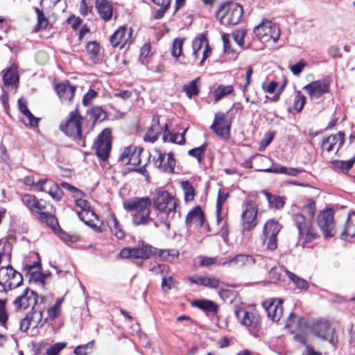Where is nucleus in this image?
I'll return each mask as SVG.
<instances>
[{
    "label": "nucleus",
    "mask_w": 355,
    "mask_h": 355,
    "mask_svg": "<svg viewBox=\"0 0 355 355\" xmlns=\"http://www.w3.org/2000/svg\"><path fill=\"white\" fill-rule=\"evenodd\" d=\"M151 200L148 197L132 198L123 202L124 209L132 212V218L135 225H146L152 219L150 217Z\"/></svg>",
    "instance_id": "obj_1"
},
{
    "label": "nucleus",
    "mask_w": 355,
    "mask_h": 355,
    "mask_svg": "<svg viewBox=\"0 0 355 355\" xmlns=\"http://www.w3.org/2000/svg\"><path fill=\"white\" fill-rule=\"evenodd\" d=\"M243 7L236 3L227 2L220 6L216 17L225 26L237 25L243 17Z\"/></svg>",
    "instance_id": "obj_2"
},
{
    "label": "nucleus",
    "mask_w": 355,
    "mask_h": 355,
    "mask_svg": "<svg viewBox=\"0 0 355 355\" xmlns=\"http://www.w3.org/2000/svg\"><path fill=\"white\" fill-rule=\"evenodd\" d=\"M83 119L77 110L71 112L69 119L64 123H60V130L67 136L78 141L80 146H85V141L82 135Z\"/></svg>",
    "instance_id": "obj_3"
},
{
    "label": "nucleus",
    "mask_w": 355,
    "mask_h": 355,
    "mask_svg": "<svg viewBox=\"0 0 355 355\" xmlns=\"http://www.w3.org/2000/svg\"><path fill=\"white\" fill-rule=\"evenodd\" d=\"M23 283L22 275L15 270L12 266L0 268V286L4 291H8L20 286Z\"/></svg>",
    "instance_id": "obj_4"
},
{
    "label": "nucleus",
    "mask_w": 355,
    "mask_h": 355,
    "mask_svg": "<svg viewBox=\"0 0 355 355\" xmlns=\"http://www.w3.org/2000/svg\"><path fill=\"white\" fill-rule=\"evenodd\" d=\"M310 329L315 337L328 341L333 347H336L338 337L335 334V329L328 321L317 320L311 324Z\"/></svg>",
    "instance_id": "obj_5"
},
{
    "label": "nucleus",
    "mask_w": 355,
    "mask_h": 355,
    "mask_svg": "<svg viewBox=\"0 0 355 355\" xmlns=\"http://www.w3.org/2000/svg\"><path fill=\"white\" fill-rule=\"evenodd\" d=\"M155 207L159 211L166 214L168 218H173L176 212L177 202L167 191L157 192L154 198Z\"/></svg>",
    "instance_id": "obj_6"
},
{
    "label": "nucleus",
    "mask_w": 355,
    "mask_h": 355,
    "mask_svg": "<svg viewBox=\"0 0 355 355\" xmlns=\"http://www.w3.org/2000/svg\"><path fill=\"white\" fill-rule=\"evenodd\" d=\"M317 223L326 241L336 236V230L333 209H328L322 211L317 217Z\"/></svg>",
    "instance_id": "obj_7"
},
{
    "label": "nucleus",
    "mask_w": 355,
    "mask_h": 355,
    "mask_svg": "<svg viewBox=\"0 0 355 355\" xmlns=\"http://www.w3.org/2000/svg\"><path fill=\"white\" fill-rule=\"evenodd\" d=\"M111 147V130L110 128H105L94 141L92 148L101 160L105 161L109 157Z\"/></svg>",
    "instance_id": "obj_8"
},
{
    "label": "nucleus",
    "mask_w": 355,
    "mask_h": 355,
    "mask_svg": "<svg viewBox=\"0 0 355 355\" xmlns=\"http://www.w3.org/2000/svg\"><path fill=\"white\" fill-rule=\"evenodd\" d=\"M254 34L261 42H268L272 40L277 42L279 35V28L270 21H263L254 27Z\"/></svg>",
    "instance_id": "obj_9"
},
{
    "label": "nucleus",
    "mask_w": 355,
    "mask_h": 355,
    "mask_svg": "<svg viewBox=\"0 0 355 355\" xmlns=\"http://www.w3.org/2000/svg\"><path fill=\"white\" fill-rule=\"evenodd\" d=\"M234 314L239 322L250 329H256L261 324V317L254 309L250 311L245 308L235 309Z\"/></svg>",
    "instance_id": "obj_10"
},
{
    "label": "nucleus",
    "mask_w": 355,
    "mask_h": 355,
    "mask_svg": "<svg viewBox=\"0 0 355 355\" xmlns=\"http://www.w3.org/2000/svg\"><path fill=\"white\" fill-rule=\"evenodd\" d=\"M282 225L275 219L268 220L263 227V244H277V235Z\"/></svg>",
    "instance_id": "obj_11"
},
{
    "label": "nucleus",
    "mask_w": 355,
    "mask_h": 355,
    "mask_svg": "<svg viewBox=\"0 0 355 355\" xmlns=\"http://www.w3.org/2000/svg\"><path fill=\"white\" fill-rule=\"evenodd\" d=\"M257 208L252 200H248L245 209L241 215L243 228L244 230H251L257 225Z\"/></svg>",
    "instance_id": "obj_12"
},
{
    "label": "nucleus",
    "mask_w": 355,
    "mask_h": 355,
    "mask_svg": "<svg viewBox=\"0 0 355 355\" xmlns=\"http://www.w3.org/2000/svg\"><path fill=\"white\" fill-rule=\"evenodd\" d=\"M231 123L225 116V114L218 112L216 113L214 120L211 129L218 136L227 138L230 135Z\"/></svg>",
    "instance_id": "obj_13"
},
{
    "label": "nucleus",
    "mask_w": 355,
    "mask_h": 355,
    "mask_svg": "<svg viewBox=\"0 0 355 355\" xmlns=\"http://www.w3.org/2000/svg\"><path fill=\"white\" fill-rule=\"evenodd\" d=\"M143 150V148L141 147L128 146L123 150L119 157V160L125 165L138 166L141 164L140 157Z\"/></svg>",
    "instance_id": "obj_14"
},
{
    "label": "nucleus",
    "mask_w": 355,
    "mask_h": 355,
    "mask_svg": "<svg viewBox=\"0 0 355 355\" xmlns=\"http://www.w3.org/2000/svg\"><path fill=\"white\" fill-rule=\"evenodd\" d=\"M37 302V293L35 291L26 288L21 295L14 300L13 304L17 309H26L28 307H31V310H33Z\"/></svg>",
    "instance_id": "obj_15"
},
{
    "label": "nucleus",
    "mask_w": 355,
    "mask_h": 355,
    "mask_svg": "<svg viewBox=\"0 0 355 355\" xmlns=\"http://www.w3.org/2000/svg\"><path fill=\"white\" fill-rule=\"evenodd\" d=\"M150 245H137L132 248H124L119 254L121 258L142 259L149 257L150 253Z\"/></svg>",
    "instance_id": "obj_16"
},
{
    "label": "nucleus",
    "mask_w": 355,
    "mask_h": 355,
    "mask_svg": "<svg viewBox=\"0 0 355 355\" xmlns=\"http://www.w3.org/2000/svg\"><path fill=\"white\" fill-rule=\"evenodd\" d=\"M345 142V133L342 131L338 132L336 135H331L322 139V148L331 152L334 150L336 146L335 155L340 156L338 154L339 150L343 146Z\"/></svg>",
    "instance_id": "obj_17"
},
{
    "label": "nucleus",
    "mask_w": 355,
    "mask_h": 355,
    "mask_svg": "<svg viewBox=\"0 0 355 355\" xmlns=\"http://www.w3.org/2000/svg\"><path fill=\"white\" fill-rule=\"evenodd\" d=\"M132 31L125 26L119 27L110 37L112 46L122 49L126 44L130 43Z\"/></svg>",
    "instance_id": "obj_18"
},
{
    "label": "nucleus",
    "mask_w": 355,
    "mask_h": 355,
    "mask_svg": "<svg viewBox=\"0 0 355 355\" xmlns=\"http://www.w3.org/2000/svg\"><path fill=\"white\" fill-rule=\"evenodd\" d=\"M155 165L160 171L172 173L175 166V159L173 153L170 152L167 155L158 151V157L155 160Z\"/></svg>",
    "instance_id": "obj_19"
},
{
    "label": "nucleus",
    "mask_w": 355,
    "mask_h": 355,
    "mask_svg": "<svg viewBox=\"0 0 355 355\" xmlns=\"http://www.w3.org/2000/svg\"><path fill=\"white\" fill-rule=\"evenodd\" d=\"M329 85L325 80L313 81L304 87L311 98H318L329 92Z\"/></svg>",
    "instance_id": "obj_20"
},
{
    "label": "nucleus",
    "mask_w": 355,
    "mask_h": 355,
    "mask_svg": "<svg viewBox=\"0 0 355 355\" xmlns=\"http://www.w3.org/2000/svg\"><path fill=\"white\" fill-rule=\"evenodd\" d=\"M263 305L269 318L275 322L280 320L283 314L282 300H272L271 301H266Z\"/></svg>",
    "instance_id": "obj_21"
},
{
    "label": "nucleus",
    "mask_w": 355,
    "mask_h": 355,
    "mask_svg": "<svg viewBox=\"0 0 355 355\" xmlns=\"http://www.w3.org/2000/svg\"><path fill=\"white\" fill-rule=\"evenodd\" d=\"M37 257L38 261H35L33 264H26L24 266V270L26 272V274L29 275L30 282L44 285L46 276L37 270L40 265V259L39 258L38 254H37Z\"/></svg>",
    "instance_id": "obj_22"
},
{
    "label": "nucleus",
    "mask_w": 355,
    "mask_h": 355,
    "mask_svg": "<svg viewBox=\"0 0 355 355\" xmlns=\"http://www.w3.org/2000/svg\"><path fill=\"white\" fill-rule=\"evenodd\" d=\"M355 236V212L352 211L348 214L345 223L342 228L339 238L343 241H348L349 239Z\"/></svg>",
    "instance_id": "obj_23"
},
{
    "label": "nucleus",
    "mask_w": 355,
    "mask_h": 355,
    "mask_svg": "<svg viewBox=\"0 0 355 355\" xmlns=\"http://www.w3.org/2000/svg\"><path fill=\"white\" fill-rule=\"evenodd\" d=\"M254 259L245 254H237L234 257H230L227 259L220 263L223 266H231L232 265L237 266H250L254 263Z\"/></svg>",
    "instance_id": "obj_24"
},
{
    "label": "nucleus",
    "mask_w": 355,
    "mask_h": 355,
    "mask_svg": "<svg viewBox=\"0 0 355 355\" xmlns=\"http://www.w3.org/2000/svg\"><path fill=\"white\" fill-rule=\"evenodd\" d=\"M76 88L71 85L68 81L58 84L55 86V90L62 101H71L73 96Z\"/></svg>",
    "instance_id": "obj_25"
},
{
    "label": "nucleus",
    "mask_w": 355,
    "mask_h": 355,
    "mask_svg": "<svg viewBox=\"0 0 355 355\" xmlns=\"http://www.w3.org/2000/svg\"><path fill=\"white\" fill-rule=\"evenodd\" d=\"M185 221L187 225L202 227L205 223V215L201 208L196 206L191 209L188 213Z\"/></svg>",
    "instance_id": "obj_26"
},
{
    "label": "nucleus",
    "mask_w": 355,
    "mask_h": 355,
    "mask_svg": "<svg viewBox=\"0 0 355 355\" xmlns=\"http://www.w3.org/2000/svg\"><path fill=\"white\" fill-rule=\"evenodd\" d=\"M96 8L99 16L105 21H110L113 15V7L108 0H96Z\"/></svg>",
    "instance_id": "obj_27"
},
{
    "label": "nucleus",
    "mask_w": 355,
    "mask_h": 355,
    "mask_svg": "<svg viewBox=\"0 0 355 355\" xmlns=\"http://www.w3.org/2000/svg\"><path fill=\"white\" fill-rule=\"evenodd\" d=\"M319 238L320 234L314 229L312 223L298 233V241L302 244L313 242Z\"/></svg>",
    "instance_id": "obj_28"
},
{
    "label": "nucleus",
    "mask_w": 355,
    "mask_h": 355,
    "mask_svg": "<svg viewBox=\"0 0 355 355\" xmlns=\"http://www.w3.org/2000/svg\"><path fill=\"white\" fill-rule=\"evenodd\" d=\"M162 128L159 125V116L154 115L153 118V124L146 133L144 139L146 141L155 142L157 140L159 135L161 133Z\"/></svg>",
    "instance_id": "obj_29"
},
{
    "label": "nucleus",
    "mask_w": 355,
    "mask_h": 355,
    "mask_svg": "<svg viewBox=\"0 0 355 355\" xmlns=\"http://www.w3.org/2000/svg\"><path fill=\"white\" fill-rule=\"evenodd\" d=\"M3 82L6 87H17L19 82L17 74V68L15 64H12L3 76Z\"/></svg>",
    "instance_id": "obj_30"
},
{
    "label": "nucleus",
    "mask_w": 355,
    "mask_h": 355,
    "mask_svg": "<svg viewBox=\"0 0 355 355\" xmlns=\"http://www.w3.org/2000/svg\"><path fill=\"white\" fill-rule=\"evenodd\" d=\"M355 163V156L349 160H332L331 167L334 171L341 173H347Z\"/></svg>",
    "instance_id": "obj_31"
},
{
    "label": "nucleus",
    "mask_w": 355,
    "mask_h": 355,
    "mask_svg": "<svg viewBox=\"0 0 355 355\" xmlns=\"http://www.w3.org/2000/svg\"><path fill=\"white\" fill-rule=\"evenodd\" d=\"M189 279L191 282L198 284L202 285L207 287L216 288L220 284V280L215 277H209L204 276H196L190 277Z\"/></svg>",
    "instance_id": "obj_32"
},
{
    "label": "nucleus",
    "mask_w": 355,
    "mask_h": 355,
    "mask_svg": "<svg viewBox=\"0 0 355 355\" xmlns=\"http://www.w3.org/2000/svg\"><path fill=\"white\" fill-rule=\"evenodd\" d=\"M192 305L206 313H216L218 305L209 300H198L192 302Z\"/></svg>",
    "instance_id": "obj_33"
},
{
    "label": "nucleus",
    "mask_w": 355,
    "mask_h": 355,
    "mask_svg": "<svg viewBox=\"0 0 355 355\" xmlns=\"http://www.w3.org/2000/svg\"><path fill=\"white\" fill-rule=\"evenodd\" d=\"M184 133L185 131L182 134L172 133L168 130V124L165 123L164 126L163 139L164 141H168L181 145L185 142Z\"/></svg>",
    "instance_id": "obj_34"
},
{
    "label": "nucleus",
    "mask_w": 355,
    "mask_h": 355,
    "mask_svg": "<svg viewBox=\"0 0 355 355\" xmlns=\"http://www.w3.org/2000/svg\"><path fill=\"white\" fill-rule=\"evenodd\" d=\"M107 223L110 228L111 232L119 239H122L125 236V232L122 230L121 225L114 214L110 216L107 218Z\"/></svg>",
    "instance_id": "obj_35"
},
{
    "label": "nucleus",
    "mask_w": 355,
    "mask_h": 355,
    "mask_svg": "<svg viewBox=\"0 0 355 355\" xmlns=\"http://www.w3.org/2000/svg\"><path fill=\"white\" fill-rule=\"evenodd\" d=\"M49 211H51V212H55L54 206L43 199H37L35 202V207L31 210L32 212H36L38 214V217L42 216V213H46Z\"/></svg>",
    "instance_id": "obj_36"
},
{
    "label": "nucleus",
    "mask_w": 355,
    "mask_h": 355,
    "mask_svg": "<svg viewBox=\"0 0 355 355\" xmlns=\"http://www.w3.org/2000/svg\"><path fill=\"white\" fill-rule=\"evenodd\" d=\"M27 316L32 324L33 329L42 327L46 321V319L43 320L42 312L40 310L34 309L27 314Z\"/></svg>",
    "instance_id": "obj_37"
},
{
    "label": "nucleus",
    "mask_w": 355,
    "mask_h": 355,
    "mask_svg": "<svg viewBox=\"0 0 355 355\" xmlns=\"http://www.w3.org/2000/svg\"><path fill=\"white\" fill-rule=\"evenodd\" d=\"M262 193L266 196L268 202L271 208L281 209L284 207L285 205L284 198L270 194L266 190H263Z\"/></svg>",
    "instance_id": "obj_38"
},
{
    "label": "nucleus",
    "mask_w": 355,
    "mask_h": 355,
    "mask_svg": "<svg viewBox=\"0 0 355 355\" xmlns=\"http://www.w3.org/2000/svg\"><path fill=\"white\" fill-rule=\"evenodd\" d=\"M292 220L297 229L298 233L312 223L311 218H307L300 213L293 214Z\"/></svg>",
    "instance_id": "obj_39"
},
{
    "label": "nucleus",
    "mask_w": 355,
    "mask_h": 355,
    "mask_svg": "<svg viewBox=\"0 0 355 355\" xmlns=\"http://www.w3.org/2000/svg\"><path fill=\"white\" fill-rule=\"evenodd\" d=\"M38 219L53 230H55L57 227H59L58 221L57 218L55 216L54 212H51V211H49L46 213H42V216L38 217Z\"/></svg>",
    "instance_id": "obj_40"
},
{
    "label": "nucleus",
    "mask_w": 355,
    "mask_h": 355,
    "mask_svg": "<svg viewBox=\"0 0 355 355\" xmlns=\"http://www.w3.org/2000/svg\"><path fill=\"white\" fill-rule=\"evenodd\" d=\"M233 92V86L220 85L213 92L215 103L219 101L225 96L232 94Z\"/></svg>",
    "instance_id": "obj_41"
},
{
    "label": "nucleus",
    "mask_w": 355,
    "mask_h": 355,
    "mask_svg": "<svg viewBox=\"0 0 355 355\" xmlns=\"http://www.w3.org/2000/svg\"><path fill=\"white\" fill-rule=\"evenodd\" d=\"M200 81V78H196V79L191 80L188 84H186L183 86V92H184L187 96L191 98L193 96L198 95L200 92V89L198 88V82Z\"/></svg>",
    "instance_id": "obj_42"
},
{
    "label": "nucleus",
    "mask_w": 355,
    "mask_h": 355,
    "mask_svg": "<svg viewBox=\"0 0 355 355\" xmlns=\"http://www.w3.org/2000/svg\"><path fill=\"white\" fill-rule=\"evenodd\" d=\"M35 12L37 15V24L34 27V32L37 33L39 32L42 29H45L48 24H49V20L45 17L44 12L39 9L38 8H34Z\"/></svg>",
    "instance_id": "obj_43"
},
{
    "label": "nucleus",
    "mask_w": 355,
    "mask_h": 355,
    "mask_svg": "<svg viewBox=\"0 0 355 355\" xmlns=\"http://www.w3.org/2000/svg\"><path fill=\"white\" fill-rule=\"evenodd\" d=\"M306 324L305 320L301 316L290 313L289 315L286 318L285 323L286 327L291 328L293 327H297L301 328Z\"/></svg>",
    "instance_id": "obj_44"
},
{
    "label": "nucleus",
    "mask_w": 355,
    "mask_h": 355,
    "mask_svg": "<svg viewBox=\"0 0 355 355\" xmlns=\"http://www.w3.org/2000/svg\"><path fill=\"white\" fill-rule=\"evenodd\" d=\"M284 272L287 274L288 278L293 282L297 288L304 291L308 290L309 285L305 279L300 278L287 270H285Z\"/></svg>",
    "instance_id": "obj_45"
},
{
    "label": "nucleus",
    "mask_w": 355,
    "mask_h": 355,
    "mask_svg": "<svg viewBox=\"0 0 355 355\" xmlns=\"http://www.w3.org/2000/svg\"><path fill=\"white\" fill-rule=\"evenodd\" d=\"M207 39L205 35H201L199 37H197L193 40L192 48H193V55L195 59H198L199 57V52L203 46H205L207 43Z\"/></svg>",
    "instance_id": "obj_46"
},
{
    "label": "nucleus",
    "mask_w": 355,
    "mask_h": 355,
    "mask_svg": "<svg viewBox=\"0 0 355 355\" xmlns=\"http://www.w3.org/2000/svg\"><path fill=\"white\" fill-rule=\"evenodd\" d=\"M181 187L184 191L185 201H192L195 196V189L192 184L189 181H182Z\"/></svg>",
    "instance_id": "obj_47"
},
{
    "label": "nucleus",
    "mask_w": 355,
    "mask_h": 355,
    "mask_svg": "<svg viewBox=\"0 0 355 355\" xmlns=\"http://www.w3.org/2000/svg\"><path fill=\"white\" fill-rule=\"evenodd\" d=\"M54 200L59 201L62 199L63 192L59 185L55 182H49L46 191Z\"/></svg>",
    "instance_id": "obj_48"
},
{
    "label": "nucleus",
    "mask_w": 355,
    "mask_h": 355,
    "mask_svg": "<svg viewBox=\"0 0 355 355\" xmlns=\"http://www.w3.org/2000/svg\"><path fill=\"white\" fill-rule=\"evenodd\" d=\"M87 51L90 58L96 62L99 59L100 46L96 42H90L87 45Z\"/></svg>",
    "instance_id": "obj_49"
},
{
    "label": "nucleus",
    "mask_w": 355,
    "mask_h": 355,
    "mask_svg": "<svg viewBox=\"0 0 355 355\" xmlns=\"http://www.w3.org/2000/svg\"><path fill=\"white\" fill-rule=\"evenodd\" d=\"M229 37L230 35L228 33H224L222 35L224 53L228 55H231V58L236 60L238 57V53L231 48Z\"/></svg>",
    "instance_id": "obj_50"
},
{
    "label": "nucleus",
    "mask_w": 355,
    "mask_h": 355,
    "mask_svg": "<svg viewBox=\"0 0 355 355\" xmlns=\"http://www.w3.org/2000/svg\"><path fill=\"white\" fill-rule=\"evenodd\" d=\"M246 34L245 29H241L233 32L232 36L236 43L242 49H247L250 47V44H245L244 38Z\"/></svg>",
    "instance_id": "obj_51"
},
{
    "label": "nucleus",
    "mask_w": 355,
    "mask_h": 355,
    "mask_svg": "<svg viewBox=\"0 0 355 355\" xmlns=\"http://www.w3.org/2000/svg\"><path fill=\"white\" fill-rule=\"evenodd\" d=\"M179 255L178 250H160L159 252V256L162 259L166 261H172L176 259Z\"/></svg>",
    "instance_id": "obj_52"
},
{
    "label": "nucleus",
    "mask_w": 355,
    "mask_h": 355,
    "mask_svg": "<svg viewBox=\"0 0 355 355\" xmlns=\"http://www.w3.org/2000/svg\"><path fill=\"white\" fill-rule=\"evenodd\" d=\"M90 115L94 123H96L98 121H103L106 116L105 112L99 107H94L92 108Z\"/></svg>",
    "instance_id": "obj_53"
},
{
    "label": "nucleus",
    "mask_w": 355,
    "mask_h": 355,
    "mask_svg": "<svg viewBox=\"0 0 355 355\" xmlns=\"http://www.w3.org/2000/svg\"><path fill=\"white\" fill-rule=\"evenodd\" d=\"M306 102V96H304L301 92H297L295 96L293 102V109L300 112L303 109Z\"/></svg>",
    "instance_id": "obj_54"
},
{
    "label": "nucleus",
    "mask_w": 355,
    "mask_h": 355,
    "mask_svg": "<svg viewBox=\"0 0 355 355\" xmlns=\"http://www.w3.org/2000/svg\"><path fill=\"white\" fill-rule=\"evenodd\" d=\"M87 226L90 227L96 232H102L103 230V223L98 217L94 218H89L87 220L85 223Z\"/></svg>",
    "instance_id": "obj_55"
},
{
    "label": "nucleus",
    "mask_w": 355,
    "mask_h": 355,
    "mask_svg": "<svg viewBox=\"0 0 355 355\" xmlns=\"http://www.w3.org/2000/svg\"><path fill=\"white\" fill-rule=\"evenodd\" d=\"M207 148V144L204 143L199 147L192 148L189 150L188 154L190 156L196 157L198 159V163L202 161V155L205 153Z\"/></svg>",
    "instance_id": "obj_56"
},
{
    "label": "nucleus",
    "mask_w": 355,
    "mask_h": 355,
    "mask_svg": "<svg viewBox=\"0 0 355 355\" xmlns=\"http://www.w3.org/2000/svg\"><path fill=\"white\" fill-rule=\"evenodd\" d=\"M228 197V193H222L220 189L218 194L217 198V203H216V215H217V223L219 224L220 218V214L222 209L223 203L226 200Z\"/></svg>",
    "instance_id": "obj_57"
},
{
    "label": "nucleus",
    "mask_w": 355,
    "mask_h": 355,
    "mask_svg": "<svg viewBox=\"0 0 355 355\" xmlns=\"http://www.w3.org/2000/svg\"><path fill=\"white\" fill-rule=\"evenodd\" d=\"M66 346H67V343H64V342L56 343L46 349V355H59L60 352L64 348H65Z\"/></svg>",
    "instance_id": "obj_58"
},
{
    "label": "nucleus",
    "mask_w": 355,
    "mask_h": 355,
    "mask_svg": "<svg viewBox=\"0 0 355 355\" xmlns=\"http://www.w3.org/2000/svg\"><path fill=\"white\" fill-rule=\"evenodd\" d=\"M183 40L176 38L173 40V46L171 49V54L174 58H178L182 54V51Z\"/></svg>",
    "instance_id": "obj_59"
},
{
    "label": "nucleus",
    "mask_w": 355,
    "mask_h": 355,
    "mask_svg": "<svg viewBox=\"0 0 355 355\" xmlns=\"http://www.w3.org/2000/svg\"><path fill=\"white\" fill-rule=\"evenodd\" d=\"M283 268L280 266H274L269 271V278L272 283L276 284L281 280V272Z\"/></svg>",
    "instance_id": "obj_60"
},
{
    "label": "nucleus",
    "mask_w": 355,
    "mask_h": 355,
    "mask_svg": "<svg viewBox=\"0 0 355 355\" xmlns=\"http://www.w3.org/2000/svg\"><path fill=\"white\" fill-rule=\"evenodd\" d=\"M37 198L31 194H24L21 196V201L23 204L31 211L35 207Z\"/></svg>",
    "instance_id": "obj_61"
},
{
    "label": "nucleus",
    "mask_w": 355,
    "mask_h": 355,
    "mask_svg": "<svg viewBox=\"0 0 355 355\" xmlns=\"http://www.w3.org/2000/svg\"><path fill=\"white\" fill-rule=\"evenodd\" d=\"M286 167L280 164H273L271 167L267 168L257 169V171H262L266 173H275L284 174Z\"/></svg>",
    "instance_id": "obj_62"
},
{
    "label": "nucleus",
    "mask_w": 355,
    "mask_h": 355,
    "mask_svg": "<svg viewBox=\"0 0 355 355\" xmlns=\"http://www.w3.org/2000/svg\"><path fill=\"white\" fill-rule=\"evenodd\" d=\"M176 286V282L172 277H164L162 281V288L164 291H168Z\"/></svg>",
    "instance_id": "obj_63"
},
{
    "label": "nucleus",
    "mask_w": 355,
    "mask_h": 355,
    "mask_svg": "<svg viewBox=\"0 0 355 355\" xmlns=\"http://www.w3.org/2000/svg\"><path fill=\"white\" fill-rule=\"evenodd\" d=\"M220 297L225 302H232L234 298V292L232 290L222 289L218 292Z\"/></svg>",
    "instance_id": "obj_64"
}]
</instances>
